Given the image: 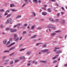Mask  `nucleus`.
I'll use <instances>...</instances> for the list:
<instances>
[{
    "instance_id": "obj_54",
    "label": "nucleus",
    "mask_w": 67,
    "mask_h": 67,
    "mask_svg": "<svg viewBox=\"0 0 67 67\" xmlns=\"http://www.w3.org/2000/svg\"><path fill=\"white\" fill-rule=\"evenodd\" d=\"M12 38H10L9 39L10 41H12Z\"/></svg>"
},
{
    "instance_id": "obj_4",
    "label": "nucleus",
    "mask_w": 67,
    "mask_h": 67,
    "mask_svg": "<svg viewBox=\"0 0 67 67\" xmlns=\"http://www.w3.org/2000/svg\"><path fill=\"white\" fill-rule=\"evenodd\" d=\"M48 49H44L43 50H42V51H41V52H48Z\"/></svg>"
},
{
    "instance_id": "obj_34",
    "label": "nucleus",
    "mask_w": 67,
    "mask_h": 67,
    "mask_svg": "<svg viewBox=\"0 0 67 67\" xmlns=\"http://www.w3.org/2000/svg\"><path fill=\"white\" fill-rule=\"evenodd\" d=\"M59 15H60V13H59L58 14H57V16H58V17H59Z\"/></svg>"
},
{
    "instance_id": "obj_28",
    "label": "nucleus",
    "mask_w": 67,
    "mask_h": 67,
    "mask_svg": "<svg viewBox=\"0 0 67 67\" xmlns=\"http://www.w3.org/2000/svg\"><path fill=\"white\" fill-rule=\"evenodd\" d=\"M59 56V54H57L56 55L55 57V58H57V57H58Z\"/></svg>"
},
{
    "instance_id": "obj_19",
    "label": "nucleus",
    "mask_w": 67,
    "mask_h": 67,
    "mask_svg": "<svg viewBox=\"0 0 67 67\" xmlns=\"http://www.w3.org/2000/svg\"><path fill=\"white\" fill-rule=\"evenodd\" d=\"M56 34V33H53L52 34V36H54V35H55Z\"/></svg>"
},
{
    "instance_id": "obj_39",
    "label": "nucleus",
    "mask_w": 67,
    "mask_h": 67,
    "mask_svg": "<svg viewBox=\"0 0 67 67\" xmlns=\"http://www.w3.org/2000/svg\"><path fill=\"white\" fill-rule=\"evenodd\" d=\"M8 13H7V12H6L5 13V15H8Z\"/></svg>"
},
{
    "instance_id": "obj_57",
    "label": "nucleus",
    "mask_w": 67,
    "mask_h": 67,
    "mask_svg": "<svg viewBox=\"0 0 67 67\" xmlns=\"http://www.w3.org/2000/svg\"><path fill=\"white\" fill-rule=\"evenodd\" d=\"M62 14H64V12H61Z\"/></svg>"
},
{
    "instance_id": "obj_29",
    "label": "nucleus",
    "mask_w": 67,
    "mask_h": 67,
    "mask_svg": "<svg viewBox=\"0 0 67 67\" xmlns=\"http://www.w3.org/2000/svg\"><path fill=\"white\" fill-rule=\"evenodd\" d=\"M10 43V41H9L6 44V45H9V43Z\"/></svg>"
},
{
    "instance_id": "obj_12",
    "label": "nucleus",
    "mask_w": 67,
    "mask_h": 67,
    "mask_svg": "<svg viewBox=\"0 0 67 67\" xmlns=\"http://www.w3.org/2000/svg\"><path fill=\"white\" fill-rule=\"evenodd\" d=\"M7 21H8L9 23H10V22H11L12 21V19L11 18H9L7 20Z\"/></svg>"
},
{
    "instance_id": "obj_13",
    "label": "nucleus",
    "mask_w": 67,
    "mask_h": 67,
    "mask_svg": "<svg viewBox=\"0 0 67 67\" xmlns=\"http://www.w3.org/2000/svg\"><path fill=\"white\" fill-rule=\"evenodd\" d=\"M35 25H32L31 27V30H33V29H34L35 28Z\"/></svg>"
},
{
    "instance_id": "obj_14",
    "label": "nucleus",
    "mask_w": 67,
    "mask_h": 67,
    "mask_svg": "<svg viewBox=\"0 0 67 67\" xmlns=\"http://www.w3.org/2000/svg\"><path fill=\"white\" fill-rule=\"evenodd\" d=\"M42 14L44 15H46L47 14V13L46 12H43L42 13Z\"/></svg>"
},
{
    "instance_id": "obj_53",
    "label": "nucleus",
    "mask_w": 67,
    "mask_h": 67,
    "mask_svg": "<svg viewBox=\"0 0 67 67\" xmlns=\"http://www.w3.org/2000/svg\"><path fill=\"white\" fill-rule=\"evenodd\" d=\"M25 49H21L20 51V52L21 51H23V50H24Z\"/></svg>"
},
{
    "instance_id": "obj_25",
    "label": "nucleus",
    "mask_w": 67,
    "mask_h": 67,
    "mask_svg": "<svg viewBox=\"0 0 67 67\" xmlns=\"http://www.w3.org/2000/svg\"><path fill=\"white\" fill-rule=\"evenodd\" d=\"M10 7L11 8H12V7H14V4H10Z\"/></svg>"
},
{
    "instance_id": "obj_42",
    "label": "nucleus",
    "mask_w": 67,
    "mask_h": 67,
    "mask_svg": "<svg viewBox=\"0 0 67 67\" xmlns=\"http://www.w3.org/2000/svg\"><path fill=\"white\" fill-rule=\"evenodd\" d=\"M4 27L2 25H1V28H3Z\"/></svg>"
},
{
    "instance_id": "obj_47",
    "label": "nucleus",
    "mask_w": 67,
    "mask_h": 67,
    "mask_svg": "<svg viewBox=\"0 0 67 67\" xmlns=\"http://www.w3.org/2000/svg\"><path fill=\"white\" fill-rule=\"evenodd\" d=\"M26 33V31H24L23 32V34H25V33Z\"/></svg>"
},
{
    "instance_id": "obj_22",
    "label": "nucleus",
    "mask_w": 67,
    "mask_h": 67,
    "mask_svg": "<svg viewBox=\"0 0 67 67\" xmlns=\"http://www.w3.org/2000/svg\"><path fill=\"white\" fill-rule=\"evenodd\" d=\"M11 10L13 11V12H14V11H17L16 9H11Z\"/></svg>"
},
{
    "instance_id": "obj_48",
    "label": "nucleus",
    "mask_w": 67,
    "mask_h": 67,
    "mask_svg": "<svg viewBox=\"0 0 67 67\" xmlns=\"http://www.w3.org/2000/svg\"><path fill=\"white\" fill-rule=\"evenodd\" d=\"M27 25V24H26L24 25V26H26Z\"/></svg>"
},
{
    "instance_id": "obj_31",
    "label": "nucleus",
    "mask_w": 67,
    "mask_h": 67,
    "mask_svg": "<svg viewBox=\"0 0 67 67\" xmlns=\"http://www.w3.org/2000/svg\"><path fill=\"white\" fill-rule=\"evenodd\" d=\"M57 60H54L53 61V63H57Z\"/></svg>"
},
{
    "instance_id": "obj_38",
    "label": "nucleus",
    "mask_w": 67,
    "mask_h": 67,
    "mask_svg": "<svg viewBox=\"0 0 67 67\" xmlns=\"http://www.w3.org/2000/svg\"><path fill=\"white\" fill-rule=\"evenodd\" d=\"M14 54V53H13L12 54H10V56H12V55H13Z\"/></svg>"
},
{
    "instance_id": "obj_46",
    "label": "nucleus",
    "mask_w": 67,
    "mask_h": 67,
    "mask_svg": "<svg viewBox=\"0 0 67 67\" xmlns=\"http://www.w3.org/2000/svg\"><path fill=\"white\" fill-rule=\"evenodd\" d=\"M55 58H56L55 57H54L52 58V59H55Z\"/></svg>"
},
{
    "instance_id": "obj_56",
    "label": "nucleus",
    "mask_w": 67,
    "mask_h": 67,
    "mask_svg": "<svg viewBox=\"0 0 67 67\" xmlns=\"http://www.w3.org/2000/svg\"><path fill=\"white\" fill-rule=\"evenodd\" d=\"M39 44H40V43H38L36 44V46H38V45Z\"/></svg>"
},
{
    "instance_id": "obj_16",
    "label": "nucleus",
    "mask_w": 67,
    "mask_h": 67,
    "mask_svg": "<svg viewBox=\"0 0 67 67\" xmlns=\"http://www.w3.org/2000/svg\"><path fill=\"white\" fill-rule=\"evenodd\" d=\"M61 24H64L65 23V20H62L61 21Z\"/></svg>"
},
{
    "instance_id": "obj_37",
    "label": "nucleus",
    "mask_w": 67,
    "mask_h": 67,
    "mask_svg": "<svg viewBox=\"0 0 67 67\" xmlns=\"http://www.w3.org/2000/svg\"><path fill=\"white\" fill-rule=\"evenodd\" d=\"M25 4H26V3H24V4H23V5L21 7H24L25 5Z\"/></svg>"
},
{
    "instance_id": "obj_35",
    "label": "nucleus",
    "mask_w": 67,
    "mask_h": 67,
    "mask_svg": "<svg viewBox=\"0 0 67 67\" xmlns=\"http://www.w3.org/2000/svg\"><path fill=\"white\" fill-rule=\"evenodd\" d=\"M6 24H8V23H9V22L8 21V20H7V21L5 22Z\"/></svg>"
},
{
    "instance_id": "obj_52",
    "label": "nucleus",
    "mask_w": 67,
    "mask_h": 67,
    "mask_svg": "<svg viewBox=\"0 0 67 67\" xmlns=\"http://www.w3.org/2000/svg\"><path fill=\"white\" fill-rule=\"evenodd\" d=\"M3 11H4V10H3V9H1V12H3Z\"/></svg>"
},
{
    "instance_id": "obj_2",
    "label": "nucleus",
    "mask_w": 67,
    "mask_h": 67,
    "mask_svg": "<svg viewBox=\"0 0 67 67\" xmlns=\"http://www.w3.org/2000/svg\"><path fill=\"white\" fill-rule=\"evenodd\" d=\"M15 44V42H13V43H12L11 44L9 45L8 46V47H11V46H12V45H13L14 44Z\"/></svg>"
},
{
    "instance_id": "obj_61",
    "label": "nucleus",
    "mask_w": 67,
    "mask_h": 67,
    "mask_svg": "<svg viewBox=\"0 0 67 67\" xmlns=\"http://www.w3.org/2000/svg\"><path fill=\"white\" fill-rule=\"evenodd\" d=\"M17 25H18V26H20V24H17Z\"/></svg>"
},
{
    "instance_id": "obj_23",
    "label": "nucleus",
    "mask_w": 67,
    "mask_h": 67,
    "mask_svg": "<svg viewBox=\"0 0 67 67\" xmlns=\"http://www.w3.org/2000/svg\"><path fill=\"white\" fill-rule=\"evenodd\" d=\"M11 15V14H9L7 15V18H9V17H10Z\"/></svg>"
},
{
    "instance_id": "obj_3",
    "label": "nucleus",
    "mask_w": 67,
    "mask_h": 67,
    "mask_svg": "<svg viewBox=\"0 0 67 67\" xmlns=\"http://www.w3.org/2000/svg\"><path fill=\"white\" fill-rule=\"evenodd\" d=\"M10 31L12 32H16L17 30H16V29H11Z\"/></svg>"
},
{
    "instance_id": "obj_40",
    "label": "nucleus",
    "mask_w": 67,
    "mask_h": 67,
    "mask_svg": "<svg viewBox=\"0 0 67 67\" xmlns=\"http://www.w3.org/2000/svg\"><path fill=\"white\" fill-rule=\"evenodd\" d=\"M13 63V61H12L10 63V64H12Z\"/></svg>"
},
{
    "instance_id": "obj_5",
    "label": "nucleus",
    "mask_w": 67,
    "mask_h": 67,
    "mask_svg": "<svg viewBox=\"0 0 67 67\" xmlns=\"http://www.w3.org/2000/svg\"><path fill=\"white\" fill-rule=\"evenodd\" d=\"M60 48L59 47H56L55 48H54L55 50H53V51L54 52H56V51H57V49H59Z\"/></svg>"
},
{
    "instance_id": "obj_49",
    "label": "nucleus",
    "mask_w": 67,
    "mask_h": 67,
    "mask_svg": "<svg viewBox=\"0 0 67 67\" xmlns=\"http://www.w3.org/2000/svg\"><path fill=\"white\" fill-rule=\"evenodd\" d=\"M30 25L28 26H27V29H30Z\"/></svg>"
},
{
    "instance_id": "obj_11",
    "label": "nucleus",
    "mask_w": 67,
    "mask_h": 67,
    "mask_svg": "<svg viewBox=\"0 0 67 67\" xmlns=\"http://www.w3.org/2000/svg\"><path fill=\"white\" fill-rule=\"evenodd\" d=\"M19 59H25V57H19Z\"/></svg>"
},
{
    "instance_id": "obj_33",
    "label": "nucleus",
    "mask_w": 67,
    "mask_h": 67,
    "mask_svg": "<svg viewBox=\"0 0 67 67\" xmlns=\"http://www.w3.org/2000/svg\"><path fill=\"white\" fill-rule=\"evenodd\" d=\"M34 2H35V3H37V0H33Z\"/></svg>"
},
{
    "instance_id": "obj_18",
    "label": "nucleus",
    "mask_w": 67,
    "mask_h": 67,
    "mask_svg": "<svg viewBox=\"0 0 67 67\" xmlns=\"http://www.w3.org/2000/svg\"><path fill=\"white\" fill-rule=\"evenodd\" d=\"M32 53V52L31 51H28L26 53L27 55H29L30 54H31Z\"/></svg>"
},
{
    "instance_id": "obj_15",
    "label": "nucleus",
    "mask_w": 67,
    "mask_h": 67,
    "mask_svg": "<svg viewBox=\"0 0 67 67\" xmlns=\"http://www.w3.org/2000/svg\"><path fill=\"white\" fill-rule=\"evenodd\" d=\"M14 39H15L18 37V36L16 34H14Z\"/></svg>"
},
{
    "instance_id": "obj_51",
    "label": "nucleus",
    "mask_w": 67,
    "mask_h": 67,
    "mask_svg": "<svg viewBox=\"0 0 67 67\" xmlns=\"http://www.w3.org/2000/svg\"><path fill=\"white\" fill-rule=\"evenodd\" d=\"M33 15H34V16H35L36 15H35V13H34V12H33Z\"/></svg>"
},
{
    "instance_id": "obj_17",
    "label": "nucleus",
    "mask_w": 67,
    "mask_h": 67,
    "mask_svg": "<svg viewBox=\"0 0 67 67\" xmlns=\"http://www.w3.org/2000/svg\"><path fill=\"white\" fill-rule=\"evenodd\" d=\"M21 17V15H19V16H17L16 18V19H19V18H20Z\"/></svg>"
},
{
    "instance_id": "obj_55",
    "label": "nucleus",
    "mask_w": 67,
    "mask_h": 67,
    "mask_svg": "<svg viewBox=\"0 0 67 67\" xmlns=\"http://www.w3.org/2000/svg\"><path fill=\"white\" fill-rule=\"evenodd\" d=\"M18 61H19V60H15V63H16V62H18Z\"/></svg>"
},
{
    "instance_id": "obj_9",
    "label": "nucleus",
    "mask_w": 67,
    "mask_h": 67,
    "mask_svg": "<svg viewBox=\"0 0 67 67\" xmlns=\"http://www.w3.org/2000/svg\"><path fill=\"white\" fill-rule=\"evenodd\" d=\"M15 48V47H12V48H11L9 49V51H11V50H13V49H14Z\"/></svg>"
},
{
    "instance_id": "obj_20",
    "label": "nucleus",
    "mask_w": 67,
    "mask_h": 67,
    "mask_svg": "<svg viewBox=\"0 0 67 67\" xmlns=\"http://www.w3.org/2000/svg\"><path fill=\"white\" fill-rule=\"evenodd\" d=\"M6 30L7 31H9V30H11V28H6Z\"/></svg>"
},
{
    "instance_id": "obj_7",
    "label": "nucleus",
    "mask_w": 67,
    "mask_h": 67,
    "mask_svg": "<svg viewBox=\"0 0 67 67\" xmlns=\"http://www.w3.org/2000/svg\"><path fill=\"white\" fill-rule=\"evenodd\" d=\"M62 53V51L60 50H58L57 52H56V53L57 54H59Z\"/></svg>"
},
{
    "instance_id": "obj_1",
    "label": "nucleus",
    "mask_w": 67,
    "mask_h": 67,
    "mask_svg": "<svg viewBox=\"0 0 67 67\" xmlns=\"http://www.w3.org/2000/svg\"><path fill=\"white\" fill-rule=\"evenodd\" d=\"M7 42H8V40L7 39H5L3 41V43L4 44H5Z\"/></svg>"
},
{
    "instance_id": "obj_27",
    "label": "nucleus",
    "mask_w": 67,
    "mask_h": 67,
    "mask_svg": "<svg viewBox=\"0 0 67 67\" xmlns=\"http://www.w3.org/2000/svg\"><path fill=\"white\" fill-rule=\"evenodd\" d=\"M55 32H56V33H59V32H61V31L58 30V31H55Z\"/></svg>"
},
{
    "instance_id": "obj_10",
    "label": "nucleus",
    "mask_w": 67,
    "mask_h": 67,
    "mask_svg": "<svg viewBox=\"0 0 67 67\" xmlns=\"http://www.w3.org/2000/svg\"><path fill=\"white\" fill-rule=\"evenodd\" d=\"M44 7H43L42 8V9H44V10H46V7H47V5H44Z\"/></svg>"
},
{
    "instance_id": "obj_36",
    "label": "nucleus",
    "mask_w": 67,
    "mask_h": 67,
    "mask_svg": "<svg viewBox=\"0 0 67 67\" xmlns=\"http://www.w3.org/2000/svg\"><path fill=\"white\" fill-rule=\"evenodd\" d=\"M42 29L41 27H38V28H37V30H41Z\"/></svg>"
},
{
    "instance_id": "obj_32",
    "label": "nucleus",
    "mask_w": 67,
    "mask_h": 67,
    "mask_svg": "<svg viewBox=\"0 0 67 67\" xmlns=\"http://www.w3.org/2000/svg\"><path fill=\"white\" fill-rule=\"evenodd\" d=\"M46 46H47L46 44H44L43 45V47H44V48L46 47Z\"/></svg>"
},
{
    "instance_id": "obj_60",
    "label": "nucleus",
    "mask_w": 67,
    "mask_h": 67,
    "mask_svg": "<svg viewBox=\"0 0 67 67\" xmlns=\"http://www.w3.org/2000/svg\"><path fill=\"white\" fill-rule=\"evenodd\" d=\"M62 9L63 10H65V9H64V7H62Z\"/></svg>"
},
{
    "instance_id": "obj_6",
    "label": "nucleus",
    "mask_w": 67,
    "mask_h": 67,
    "mask_svg": "<svg viewBox=\"0 0 67 67\" xmlns=\"http://www.w3.org/2000/svg\"><path fill=\"white\" fill-rule=\"evenodd\" d=\"M47 27L48 28L50 29L51 28H52L53 27V25H49L47 26Z\"/></svg>"
},
{
    "instance_id": "obj_21",
    "label": "nucleus",
    "mask_w": 67,
    "mask_h": 67,
    "mask_svg": "<svg viewBox=\"0 0 67 67\" xmlns=\"http://www.w3.org/2000/svg\"><path fill=\"white\" fill-rule=\"evenodd\" d=\"M36 35H34V36L31 37V38H35V37H36Z\"/></svg>"
},
{
    "instance_id": "obj_64",
    "label": "nucleus",
    "mask_w": 67,
    "mask_h": 67,
    "mask_svg": "<svg viewBox=\"0 0 67 67\" xmlns=\"http://www.w3.org/2000/svg\"><path fill=\"white\" fill-rule=\"evenodd\" d=\"M64 66L65 67H66L67 66V64L64 65Z\"/></svg>"
},
{
    "instance_id": "obj_44",
    "label": "nucleus",
    "mask_w": 67,
    "mask_h": 67,
    "mask_svg": "<svg viewBox=\"0 0 67 67\" xmlns=\"http://www.w3.org/2000/svg\"><path fill=\"white\" fill-rule=\"evenodd\" d=\"M50 1H52V2H55V1H56L55 0H50Z\"/></svg>"
},
{
    "instance_id": "obj_62",
    "label": "nucleus",
    "mask_w": 67,
    "mask_h": 67,
    "mask_svg": "<svg viewBox=\"0 0 67 67\" xmlns=\"http://www.w3.org/2000/svg\"><path fill=\"white\" fill-rule=\"evenodd\" d=\"M27 65H28V66H30L31 64L30 63H28L27 64Z\"/></svg>"
},
{
    "instance_id": "obj_50",
    "label": "nucleus",
    "mask_w": 67,
    "mask_h": 67,
    "mask_svg": "<svg viewBox=\"0 0 67 67\" xmlns=\"http://www.w3.org/2000/svg\"><path fill=\"white\" fill-rule=\"evenodd\" d=\"M52 28L53 29V30H55V27H53V26H52Z\"/></svg>"
},
{
    "instance_id": "obj_24",
    "label": "nucleus",
    "mask_w": 67,
    "mask_h": 67,
    "mask_svg": "<svg viewBox=\"0 0 67 67\" xmlns=\"http://www.w3.org/2000/svg\"><path fill=\"white\" fill-rule=\"evenodd\" d=\"M19 40V37H18L15 40V41H16V42L18 41Z\"/></svg>"
},
{
    "instance_id": "obj_43",
    "label": "nucleus",
    "mask_w": 67,
    "mask_h": 67,
    "mask_svg": "<svg viewBox=\"0 0 67 67\" xmlns=\"http://www.w3.org/2000/svg\"><path fill=\"white\" fill-rule=\"evenodd\" d=\"M6 57H7L6 56H4V57H3L2 58L3 59H4V58H6Z\"/></svg>"
},
{
    "instance_id": "obj_8",
    "label": "nucleus",
    "mask_w": 67,
    "mask_h": 67,
    "mask_svg": "<svg viewBox=\"0 0 67 67\" xmlns=\"http://www.w3.org/2000/svg\"><path fill=\"white\" fill-rule=\"evenodd\" d=\"M49 20L51 21H52V22H55V20H54V19H52V18H50L49 19Z\"/></svg>"
},
{
    "instance_id": "obj_58",
    "label": "nucleus",
    "mask_w": 67,
    "mask_h": 67,
    "mask_svg": "<svg viewBox=\"0 0 67 67\" xmlns=\"http://www.w3.org/2000/svg\"><path fill=\"white\" fill-rule=\"evenodd\" d=\"M42 10L41 9H40L39 10V12H42Z\"/></svg>"
},
{
    "instance_id": "obj_45",
    "label": "nucleus",
    "mask_w": 67,
    "mask_h": 67,
    "mask_svg": "<svg viewBox=\"0 0 67 67\" xmlns=\"http://www.w3.org/2000/svg\"><path fill=\"white\" fill-rule=\"evenodd\" d=\"M25 2H26V3H28V1L27 0H25Z\"/></svg>"
},
{
    "instance_id": "obj_59",
    "label": "nucleus",
    "mask_w": 67,
    "mask_h": 67,
    "mask_svg": "<svg viewBox=\"0 0 67 67\" xmlns=\"http://www.w3.org/2000/svg\"><path fill=\"white\" fill-rule=\"evenodd\" d=\"M35 60H34L32 61V63H35Z\"/></svg>"
},
{
    "instance_id": "obj_30",
    "label": "nucleus",
    "mask_w": 67,
    "mask_h": 67,
    "mask_svg": "<svg viewBox=\"0 0 67 67\" xmlns=\"http://www.w3.org/2000/svg\"><path fill=\"white\" fill-rule=\"evenodd\" d=\"M4 53H6V52H7V53H9V51L5 50L4 51Z\"/></svg>"
},
{
    "instance_id": "obj_41",
    "label": "nucleus",
    "mask_w": 67,
    "mask_h": 67,
    "mask_svg": "<svg viewBox=\"0 0 67 67\" xmlns=\"http://www.w3.org/2000/svg\"><path fill=\"white\" fill-rule=\"evenodd\" d=\"M22 45H23L22 44H20L19 45V47H21V46H22Z\"/></svg>"
},
{
    "instance_id": "obj_26",
    "label": "nucleus",
    "mask_w": 67,
    "mask_h": 67,
    "mask_svg": "<svg viewBox=\"0 0 67 67\" xmlns=\"http://www.w3.org/2000/svg\"><path fill=\"white\" fill-rule=\"evenodd\" d=\"M48 11L49 12H51V10L50 8H49L48 9Z\"/></svg>"
},
{
    "instance_id": "obj_63",
    "label": "nucleus",
    "mask_w": 67,
    "mask_h": 67,
    "mask_svg": "<svg viewBox=\"0 0 67 67\" xmlns=\"http://www.w3.org/2000/svg\"><path fill=\"white\" fill-rule=\"evenodd\" d=\"M56 21L57 22H58V19H56Z\"/></svg>"
}]
</instances>
